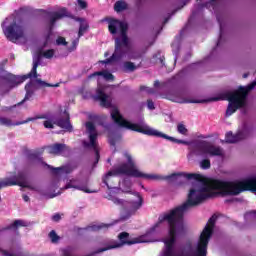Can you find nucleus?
Masks as SVG:
<instances>
[{"instance_id":"nucleus-22","label":"nucleus","mask_w":256,"mask_h":256,"mask_svg":"<svg viewBox=\"0 0 256 256\" xmlns=\"http://www.w3.org/2000/svg\"><path fill=\"white\" fill-rule=\"evenodd\" d=\"M186 29L187 27L183 28L172 43V53L174 55L175 63H177V57H179V51H181V39H183V34Z\"/></svg>"},{"instance_id":"nucleus-61","label":"nucleus","mask_w":256,"mask_h":256,"mask_svg":"<svg viewBox=\"0 0 256 256\" xmlns=\"http://www.w3.org/2000/svg\"><path fill=\"white\" fill-rule=\"evenodd\" d=\"M142 189H145V186L141 185Z\"/></svg>"},{"instance_id":"nucleus-7","label":"nucleus","mask_w":256,"mask_h":256,"mask_svg":"<svg viewBox=\"0 0 256 256\" xmlns=\"http://www.w3.org/2000/svg\"><path fill=\"white\" fill-rule=\"evenodd\" d=\"M15 185H18V187H22L23 189H30V191H38L39 195L47 197L48 199L57 197V194L45 193V190H37V188L29 184V172L27 170H20L16 175H12L0 181V189H3L4 187H13Z\"/></svg>"},{"instance_id":"nucleus-27","label":"nucleus","mask_w":256,"mask_h":256,"mask_svg":"<svg viewBox=\"0 0 256 256\" xmlns=\"http://www.w3.org/2000/svg\"><path fill=\"white\" fill-rule=\"evenodd\" d=\"M93 77H103L106 81H114L115 79V76L107 70L97 71L88 76L89 79H93Z\"/></svg>"},{"instance_id":"nucleus-46","label":"nucleus","mask_w":256,"mask_h":256,"mask_svg":"<svg viewBox=\"0 0 256 256\" xmlns=\"http://www.w3.org/2000/svg\"><path fill=\"white\" fill-rule=\"evenodd\" d=\"M43 125L45 129H55V124H52L49 120L44 121Z\"/></svg>"},{"instance_id":"nucleus-11","label":"nucleus","mask_w":256,"mask_h":256,"mask_svg":"<svg viewBox=\"0 0 256 256\" xmlns=\"http://www.w3.org/2000/svg\"><path fill=\"white\" fill-rule=\"evenodd\" d=\"M50 25L53 27L57 21L60 19H65V17H68V19H73L74 21H77L80 23L79 31H78V37H83L85 33H87L89 29V23H87V20L85 18L77 17L73 15L67 8L62 7L58 11H54L53 13H50Z\"/></svg>"},{"instance_id":"nucleus-8","label":"nucleus","mask_w":256,"mask_h":256,"mask_svg":"<svg viewBox=\"0 0 256 256\" xmlns=\"http://www.w3.org/2000/svg\"><path fill=\"white\" fill-rule=\"evenodd\" d=\"M27 162L29 165H42L47 169H50L52 175H61V173H73L79 164L77 162H73L61 167H53L43 161V156H41V152H35L33 150H26L24 152Z\"/></svg>"},{"instance_id":"nucleus-62","label":"nucleus","mask_w":256,"mask_h":256,"mask_svg":"<svg viewBox=\"0 0 256 256\" xmlns=\"http://www.w3.org/2000/svg\"><path fill=\"white\" fill-rule=\"evenodd\" d=\"M153 43H154V42H151V43H150V47H151V45H153Z\"/></svg>"},{"instance_id":"nucleus-50","label":"nucleus","mask_w":256,"mask_h":256,"mask_svg":"<svg viewBox=\"0 0 256 256\" xmlns=\"http://www.w3.org/2000/svg\"><path fill=\"white\" fill-rule=\"evenodd\" d=\"M147 107L150 111H155V102L153 100H147Z\"/></svg>"},{"instance_id":"nucleus-51","label":"nucleus","mask_w":256,"mask_h":256,"mask_svg":"<svg viewBox=\"0 0 256 256\" xmlns=\"http://www.w3.org/2000/svg\"><path fill=\"white\" fill-rule=\"evenodd\" d=\"M52 221H54L55 223H59L61 221V214L56 213L52 216Z\"/></svg>"},{"instance_id":"nucleus-34","label":"nucleus","mask_w":256,"mask_h":256,"mask_svg":"<svg viewBox=\"0 0 256 256\" xmlns=\"http://www.w3.org/2000/svg\"><path fill=\"white\" fill-rule=\"evenodd\" d=\"M0 125L3 127L19 126V124H15V122L13 123L11 119L5 117H0Z\"/></svg>"},{"instance_id":"nucleus-36","label":"nucleus","mask_w":256,"mask_h":256,"mask_svg":"<svg viewBox=\"0 0 256 256\" xmlns=\"http://www.w3.org/2000/svg\"><path fill=\"white\" fill-rule=\"evenodd\" d=\"M42 119L49 120L50 123L57 125V121H59V117L53 114H42Z\"/></svg>"},{"instance_id":"nucleus-15","label":"nucleus","mask_w":256,"mask_h":256,"mask_svg":"<svg viewBox=\"0 0 256 256\" xmlns=\"http://www.w3.org/2000/svg\"><path fill=\"white\" fill-rule=\"evenodd\" d=\"M169 99L176 103H204L205 101L194 100L189 97V90L187 88H177L169 90Z\"/></svg>"},{"instance_id":"nucleus-59","label":"nucleus","mask_w":256,"mask_h":256,"mask_svg":"<svg viewBox=\"0 0 256 256\" xmlns=\"http://www.w3.org/2000/svg\"><path fill=\"white\" fill-rule=\"evenodd\" d=\"M161 31H163V28H161V29L157 32V35H159V33H161Z\"/></svg>"},{"instance_id":"nucleus-42","label":"nucleus","mask_w":256,"mask_h":256,"mask_svg":"<svg viewBox=\"0 0 256 256\" xmlns=\"http://www.w3.org/2000/svg\"><path fill=\"white\" fill-rule=\"evenodd\" d=\"M79 39H81V37L78 36L76 39L72 41L71 47H68L69 53H73V51L77 49V45H79Z\"/></svg>"},{"instance_id":"nucleus-40","label":"nucleus","mask_w":256,"mask_h":256,"mask_svg":"<svg viewBox=\"0 0 256 256\" xmlns=\"http://www.w3.org/2000/svg\"><path fill=\"white\" fill-rule=\"evenodd\" d=\"M201 63H203V62H196V63L190 64L187 68L183 69V70L178 74V77H181V76L183 75V73H185L186 71H191V69H195V67H199V65H201Z\"/></svg>"},{"instance_id":"nucleus-1","label":"nucleus","mask_w":256,"mask_h":256,"mask_svg":"<svg viewBox=\"0 0 256 256\" xmlns=\"http://www.w3.org/2000/svg\"><path fill=\"white\" fill-rule=\"evenodd\" d=\"M158 179H148V181H159L163 179L174 185H185L187 181L192 182V188L188 194V199L183 204L159 215L160 223H166V231L170 235L164 238L162 242L164 247L162 249L161 256H207V247L211 237H213V231L215 229V222L217 221V214H213L206 224L204 230L200 235V241L196 246H193L191 242H185L178 247L177 253H175V247L177 245V237L185 235V213L197 205H201L203 201L207 199H213L215 194L212 191L215 190L211 186V182L215 179L210 180L209 186L203 180H201V174L177 172L168 176H159Z\"/></svg>"},{"instance_id":"nucleus-43","label":"nucleus","mask_w":256,"mask_h":256,"mask_svg":"<svg viewBox=\"0 0 256 256\" xmlns=\"http://www.w3.org/2000/svg\"><path fill=\"white\" fill-rule=\"evenodd\" d=\"M56 45H57L58 47L61 46V45H63L64 47H67L68 42H67V40H65V37L59 36V37L56 39Z\"/></svg>"},{"instance_id":"nucleus-5","label":"nucleus","mask_w":256,"mask_h":256,"mask_svg":"<svg viewBox=\"0 0 256 256\" xmlns=\"http://www.w3.org/2000/svg\"><path fill=\"white\" fill-rule=\"evenodd\" d=\"M210 185L214 191H222L223 195L237 196L245 191L256 194V175H250L243 180H212Z\"/></svg>"},{"instance_id":"nucleus-28","label":"nucleus","mask_w":256,"mask_h":256,"mask_svg":"<svg viewBox=\"0 0 256 256\" xmlns=\"http://www.w3.org/2000/svg\"><path fill=\"white\" fill-rule=\"evenodd\" d=\"M27 225L25 220H15L12 224L3 228L2 231H17L19 227H27Z\"/></svg>"},{"instance_id":"nucleus-2","label":"nucleus","mask_w":256,"mask_h":256,"mask_svg":"<svg viewBox=\"0 0 256 256\" xmlns=\"http://www.w3.org/2000/svg\"><path fill=\"white\" fill-rule=\"evenodd\" d=\"M110 115L112 121H114V124L120 129L135 131L136 133H142L143 135H148L149 137H159L161 139L171 141L172 143H177L178 145H190V155H194L195 157H224L225 155V152L221 146L214 145L209 141L194 140L189 143L185 140L177 139L151 128L143 121H141L139 124L133 123L125 119L117 107H112Z\"/></svg>"},{"instance_id":"nucleus-3","label":"nucleus","mask_w":256,"mask_h":256,"mask_svg":"<svg viewBox=\"0 0 256 256\" xmlns=\"http://www.w3.org/2000/svg\"><path fill=\"white\" fill-rule=\"evenodd\" d=\"M124 157L127 159V162L120 164L114 170L108 171L102 178V183L106 185L107 189L111 190L108 194L107 199L112 201L114 205L122 207L123 212L120 216L121 221H127L131 219L132 215H135L141 207H143V198H140V201H127L124 199H119L115 197L118 193H121V188L109 186L107 180L109 177H121V175H126L127 177H135L136 179H161L157 174H145L139 169H137V164L133 160V157L128 152L124 153Z\"/></svg>"},{"instance_id":"nucleus-41","label":"nucleus","mask_w":256,"mask_h":256,"mask_svg":"<svg viewBox=\"0 0 256 256\" xmlns=\"http://www.w3.org/2000/svg\"><path fill=\"white\" fill-rule=\"evenodd\" d=\"M177 131L180 133V135H187V133H189V130L183 123H179L177 125Z\"/></svg>"},{"instance_id":"nucleus-16","label":"nucleus","mask_w":256,"mask_h":256,"mask_svg":"<svg viewBox=\"0 0 256 256\" xmlns=\"http://www.w3.org/2000/svg\"><path fill=\"white\" fill-rule=\"evenodd\" d=\"M54 56V49H48L44 51L42 54H38L37 57L33 59V66L31 71L26 75H22V77H27L26 79H31L32 77H34V79H37V67L41 65V57H44L45 59H53Z\"/></svg>"},{"instance_id":"nucleus-13","label":"nucleus","mask_w":256,"mask_h":256,"mask_svg":"<svg viewBox=\"0 0 256 256\" xmlns=\"http://www.w3.org/2000/svg\"><path fill=\"white\" fill-rule=\"evenodd\" d=\"M85 125L90 142L84 140L82 145L84 149H93L95 160L93 162L92 169H95L99 163V159H101V154L97 148V129L95 128V124L93 122H86Z\"/></svg>"},{"instance_id":"nucleus-26","label":"nucleus","mask_w":256,"mask_h":256,"mask_svg":"<svg viewBox=\"0 0 256 256\" xmlns=\"http://www.w3.org/2000/svg\"><path fill=\"white\" fill-rule=\"evenodd\" d=\"M109 227H113V224H105V223H101V224H94L92 226H88L86 228H78V231H103V230H107Z\"/></svg>"},{"instance_id":"nucleus-18","label":"nucleus","mask_w":256,"mask_h":256,"mask_svg":"<svg viewBox=\"0 0 256 256\" xmlns=\"http://www.w3.org/2000/svg\"><path fill=\"white\" fill-rule=\"evenodd\" d=\"M251 135V129H249V126L247 124H244L241 131H239L236 134H233L232 131H229L225 135V141L227 143H238V141H243V139H247Z\"/></svg>"},{"instance_id":"nucleus-45","label":"nucleus","mask_w":256,"mask_h":256,"mask_svg":"<svg viewBox=\"0 0 256 256\" xmlns=\"http://www.w3.org/2000/svg\"><path fill=\"white\" fill-rule=\"evenodd\" d=\"M140 91H145L148 95H153L155 93V89L147 86H140Z\"/></svg>"},{"instance_id":"nucleus-47","label":"nucleus","mask_w":256,"mask_h":256,"mask_svg":"<svg viewBox=\"0 0 256 256\" xmlns=\"http://www.w3.org/2000/svg\"><path fill=\"white\" fill-rule=\"evenodd\" d=\"M78 7L80 9H87V1L85 0H77Z\"/></svg>"},{"instance_id":"nucleus-20","label":"nucleus","mask_w":256,"mask_h":256,"mask_svg":"<svg viewBox=\"0 0 256 256\" xmlns=\"http://www.w3.org/2000/svg\"><path fill=\"white\" fill-rule=\"evenodd\" d=\"M255 87L256 80H254L248 86L238 87V91H240V93H243V99L241 100V103H244V106L239 108L242 115H247V113H249V109H247V97H249V91H253Z\"/></svg>"},{"instance_id":"nucleus-44","label":"nucleus","mask_w":256,"mask_h":256,"mask_svg":"<svg viewBox=\"0 0 256 256\" xmlns=\"http://www.w3.org/2000/svg\"><path fill=\"white\" fill-rule=\"evenodd\" d=\"M49 238L51 239L52 243H57V241H59V235H57V232H55V230H52L49 233Z\"/></svg>"},{"instance_id":"nucleus-37","label":"nucleus","mask_w":256,"mask_h":256,"mask_svg":"<svg viewBox=\"0 0 256 256\" xmlns=\"http://www.w3.org/2000/svg\"><path fill=\"white\" fill-rule=\"evenodd\" d=\"M37 119H43V115H37V116H34V117H29L27 118L26 120H23V121H17L15 122V125H25L31 121H37Z\"/></svg>"},{"instance_id":"nucleus-33","label":"nucleus","mask_w":256,"mask_h":256,"mask_svg":"<svg viewBox=\"0 0 256 256\" xmlns=\"http://www.w3.org/2000/svg\"><path fill=\"white\" fill-rule=\"evenodd\" d=\"M70 173H60L58 175H54L55 178H53L50 182V184L47 186L48 191H55L59 185V175H69Z\"/></svg>"},{"instance_id":"nucleus-35","label":"nucleus","mask_w":256,"mask_h":256,"mask_svg":"<svg viewBox=\"0 0 256 256\" xmlns=\"http://www.w3.org/2000/svg\"><path fill=\"white\" fill-rule=\"evenodd\" d=\"M33 8L29 6L20 7L18 10H15V15H27V13H32Z\"/></svg>"},{"instance_id":"nucleus-19","label":"nucleus","mask_w":256,"mask_h":256,"mask_svg":"<svg viewBox=\"0 0 256 256\" xmlns=\"http://www.w3.org/2000/svg\"><path fill=\"white\" fill-rule=\"evenodd\" d=\"M101 125L108 131V143L111 147H114L115 151V146L117 145L118 141H121V133H119V130L114 129L115 125L113 123H101Z\"/></svg>"},{"instance_id":"nucleus-4","label":"nucleus","mask_w":256,"mask_h":256,"mask_svg":"<svg viewBox=\"0 0 256 256\" xmlns=\"http://www.w3.org/2000/svg\"><path fill=\"white\" fill-rule=\"evenodd\" d=\"M204 9H209L211 13L216 14V19L220 27V34L216 46L212 49L209 56H207L204 61H209L213 57H217L227 49V34L225 33V16L221 14V5L217 4V0H210L205 3H197L192 9V14L188 19V25H191L193 19L197 17L200 13H203Z\"/></svg>"},{"instance_id":"nucleus-49","label":"nucleus","mask_w":256,"mask_h":256,"mask_svg":"<svg viewBox=\"0 0 256 256\" xmlns=\"http://www.w3.org/2000/svg\"><path fill=\"white\" fill-rule=\"evenodd\" d=\"M143 3V0H137V4L141 5ZM182 6L181 8L185 7V5H189L191 3V0H181Z\"/></svg>"},{"instance_id":"nucleus-29","label":"nucleus","mask_w":256,"mask_h":256,"mask_svg":"<svg viewBox=\"0 0 256 256\" xmlns=\"http://www.w3.org/2000/svg\"><path fill=\"white\" fill-rule=\"evenodd\" d=\"M115 13H123L124 11H129V3L125 0H117L114 3Z\"/></svg>"},{"instance_id":"nucleus-39","label":"nucleus","mask_w":256,"mask_h":256,"mask_svg":"<svg viewBox=\"0 0 256 256\" xmlns=\"http://www.w3.org/2000/svg\"><path fill=\"white\" fill-rule=\"evenodd\" d=\"M200 167L201 169L207 170L211 169V160L209 158H204L200 161Z\"/></svg>"},{"instance_id":"nucleus-14","label":"nucleus","mask_w":256,"mask_h":256,"mask_svg":"<svg viewBox=\"0 0 256 256\" xmlns=\"http://www.w3.org/2000/svg\"><path fill=\"white\" fill-rule=\"evenodd\" d=\"M35 85H37L38 87H59V83L51 84V83H47L39 78H36L34 80V82L30 81L25 85V91H26L25 97L17 105H14V107H19V106L23 105V103H25V101H29L30 98L33 97V95H35Z\"/></svg>"},{"instance_id":"nucleus-9","label":"nucleus","mask_w":256,"mask_h":256,"mask_svg":"<svg viewBox=\"0 0 256 256\" xmlns=\"http://www.w3.org/2000/svg\"><path fill=\"white\" fill-rule=\"evenodd\" d=\"M2 31L8 41L15 43V41H19V39H23L25 37V27L17 24V17L15 14L7 17L1 24Z\"/></svg>"},{"instance_id":"nucleus-10","label":"nucleus","mask_w":256,"mask_h":256,"mask_svg":"<svg viewBox=\"0 0 256 256\" xmlns=\"http://www.w3.org/2000/svg\"><path fill=\"white\" fill-rule=\"evenodd\" d=\"M209 101H229L226 109V117H231L238 109L245 107V102H241V98L233 90H224L217 96L209 98Z\"/></svg>"},{"instance_id":"nucleus-55","label":"nucleus","mask_w":256,"mask_h":256,"mask_svg":"<svg viewBox=\"0 0 256 256\" xmlns=\"http://www.w3.org/2000/svg\"><path fill=\"white\" fill-rule=\"evenodd\" d=\"M161 85V83L158 81V80H156L155 82H154V87H159Z\"/></svg>"},{"instance_id":"nucleus-24","label":"nucleus","mask_w":256,"mask_h":256,"mask_svg":"<svg viewBox=\"0 0 256 256\" xmlns=\"http://www.w3.org/2000/svg\"><path fill=\"white\" fill-rule=\"evenodd\" d=\"M132 185L133 183L129 179H124L122 182V186L124 187L122 189V193H128L129 195H134V197L138 198V201H141L143 197L141 196V194H139V192L131 190Z\"/></svg>"},{"instance_id":"nucleus-48","label":"nucleus","mask_w":256,"mask_h":256,"mask_svg":"<svg viewBox=\"0 0 256 256\" xmlns=\"http://www.w3.org/2000/svg\"><path fill=\"white\" fill-rule=\"evenodd\" d=\"M177 11H179V9H175L171 14H169L163 22V25H166V23H169V20L171 19V17H173V15H175L177 13Z\"/></svg>"},{"instance_id":"nucleus-30","label":"nucleus","mask_w":256,"mask_h":256,"mask_svg":"<svg viewBox=\"0 0 256 256\" xmlns=\"http://www.w3.org/2000/svg\"><path fill=\"white\" fill-rule=\"evenodd\" d=\"M123 57H125L124 54H121V52H118V50L114 49L112 56L108 59L100 61V63H102V65H110V63H113V61H121Z\"/></svg>"},{"instance_id":"nucleus-52","label":"nucleus","mask_w":256,"mask_h":256,"mask_svg":"<svg viewBox=\"0 0 256 256\" xmlns=\"http://www.w3.org/2000/svg\"><path fill=\"white\" fill-rule=\"evenodd\" d=\"M22 198H23V200H24L26 203H29L30 198H29V196H28L27 194H23Z\"/></svg>"},{"instance_id":"nucleus-54","label":"nucleus","mask_w":256,"mask_h":256,"mask_svg":"<svg viewBox=\"0 0 256 256\" xmlns=\"http://www.w3.org/2000/svg\"><path fill=\"white\" fill-rule=\"evenodd\" d=\"M159 61L162 65V67L165 66V57H160Z\"/></svg>"},{"instance_id":"nucleus-12","label":"nucleus","mask_w":256,"mask_h":256,"mask_svg":"<svg viewBox=\"0 0 256 256\" xmlns=\"http://www.w3.org/2000/svg\"><path fill=\"white\" fill-rule=\"evenodd\" d=\"M29 76H19L13 73L0 75V95H9L13 89L19 87Z\"/></svg>"},{"instance_id":"nucleus-6","label":"nucleus","mask_w":256,"mask_h":256,"mask_svg":"<svg viewBox=\"0 0 256 256\" xmlns=\"http://www.w3.org/2000/svg\"><path fill=\"white\" fill-rule=\"evenodd\" d=\"M108 21V30L111 35H117L120 31V37L115 38V50L122 55H127L131 46L129 44V36H127V31L129 30V24L123 22L119 19H105Z\"/></svg>"},{"instance_id":"nucleus-56","label":"nucleus","mask_w":256,"mask_h":256,"mask_svg":"<svg viewBox=\"0 0 256 256\" xmlns=\"http://www.w3.org/2000/svg\"><path fill=\"white\" fill-rule=\"evenodd\" d=\"M249 77V73H244L243 74V79H247Z\"/></svg>"},{"instance_id":"nucleus-53","label":"nucleus","mask_w":256,"mask_h":256,"mask_svg":"<svg viewBox=\"0 0 256 256\" xmlns=\"http://www.w3.org/2000/svg\"><path fill=\"white\" fill-rule=\"evenodd\" d=\"M189 59H191V53L188 52L184 58V61H189Z\"/></svg>"},{"instance_id":"nucleus-60","label":"nucleus","mask_w":256,"mask_h":256,"mask_svg":"<svg viewBox=\"0 0 256 256\" xmlns=\"http://www.w3.org/2000/svg\"><path fill=\"white\" fill-rule=\"evenodd\" d=\"M107 162H108V163H111V159L108 158Z\"/></svg>"},{"instance_id":"nucleus-57","label":"nucleus","mask_w":256,"mask_h":256,"mask_svg":"<svg viewBox=\"0 0 256 256\" xmlns=\"http://www.w3.org/2000/svg\"><path fill=\"white\" fill-rule=\"evenodd\" d=\"M37 12H38V13H45V10H43V9H38Z\"/></svg>"},{"instance_id":"nucleus-58","label":"nucleus","mask_w":256,"mask_h":256,"mask_svg":"<svg viewBox=\"0 0 256 256\" xmlns=\"http://www.w3.org/2000/svg\"><path fill=\"white\" fill-rule=\"evenodd\" d=\"M128 59H135V56H133V55H128Z\"/></svg>"},{"instance_id":"nucleus-38","label":"nucleus","mask_w":256,"mask_h":256,"mask_svg":"<svg viewBox=\"0 0 256 256\" xmlns=\"http://www.w3.org/2000/svg\"><path fill=\"white\" fill-rule=\"evenodd\" d=\"M244 219H245L246 222L255 221V219H256V210L246 212L244 214Z\"/></svg>"},{"instance_id":"nucleus-25","label":"nucleus","mask_w":256,"mask_h":256,"mask_svg":"<svg viewBox=\"0 0 256 256\" xmlns=\"http://www.w3.org/2000/svg\"><path fill=\"white\" fill-rule=\"evenodd\" d=\"M51 13L53 12H47L46 14V24L48 27V34L45 37V42L43 44V47H47V45H49V43H51V35H53V29L55 28V25H53L51 27Z\"/></svg>"},{"instance_id":"nucleus-17","label":"nucleus","mask_w":256,"mask_h":256,"mask_svg":"<svg viewBox=\"0 0 256 256\" xmlns=\"http://www.w3.org/2000/svg\"><path fill=\"white\" fill-rule=\"evenodd\" d=\"M83 99H93V101H99L102 107H111V96H109L103 89L98 88L96 94H91V92H85L83 94Z\"/></svg>"},{"instance_id":"nucleus-32","label":"nucleus","mask_w":256,"mask_h":256,"mask_svg":"<svg viewBox=\"0 0 256 256\" xmlns=\"http://www.w3.org/2000/svg\"><path fill=\"white\" fill-rule=\"evenodd\" d=\"M65 189H78V191H84V193H99L97 190H89L87 186L73 185V182L66 184Z\"/></svg>"},{"instance_id":"nucleus-23","label":"nucleus","mask_w":256,"mask_h":256,"mask_svg":"<svg viewBox=\"0 0 256 256\" xmlns=\"http://www.w3.org/2000/svg\"><path fill=\"white\" fill-rule=\"evenodd\" d=\"M66 115V118H59V120L56 122L57 127H60V129H64V131H67L68 133H73V125L71 124L69 113L67 111L64 112Z\"/></svg>"},{"instance_id":"nucleus-21","label":"nucleus","mask_w":256,"mask_h":256,"mask_svg":"<svg viewBox=\"0 0 256 256\" xmlns=\"http://www.w3.org/2000/svg\"><path fill=\"white\" fill-rule=\"evenodd\" d=\"M48 153L50 155H63V153L69 151V146L63 143H55L49 146H46Z\"/></svg>"},{"instance_id":"nucleus-31","label":"nucleus","mask_w":256,"mask_h":256,"mask_svg":"<svg viewBox=\"0 0 256 256\" xmlns=\"http://www.w3.org/2000/svg\"><path fill=\"white\" fill-rule=\"evenodd\" d=\"M121 71L123 73H134V71H137V65L131 61H125L121 66Z\"/></svg>"}]
</instances>
